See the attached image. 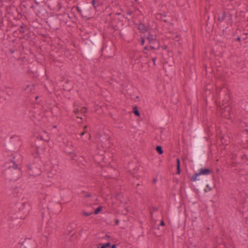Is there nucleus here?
<instances>
[{"instance_id":"obj_28","label":"nucleus","mask_w":248,"mask_h":248,"mask_svg":"<svg viewBox=\"0 0 248 248\" xmlns=\"http://www.w3.org/2000/svg\"><path fill=\"white\" fill-rule=\"evenodd\" d=\"M157 210V208H155L154 209V211H156Z\"/></svg>"},{"instance_id":"obj_25","label":"nucleus","mask_w":248,"mask_h":248,"mask_svg":"<svg viewBox=\"0 0 248 248\" xmlns=\"http://www.w3.org/2000/svg\"><path fill=\"white\" fill-rule=\"evenodd\" d=\"M148 50V46H146L144 47V50Z\"/></svg>"},{"instance_id":"obj_18","label":"nucleus","mask_w":248,"mask_h":248,"mask_svg":"<svg viewBox=\"0 0 248 248\" xmlns=\"http://www.w3.org/2000/svg\"><path fill=\"white\" fill-rule=\"evenodd\" d=\"M212 190V188L209 186L208 185H207L206 186V187L205 189V192H208V191H211Z\"/></svg>"},{"instance_id":"obj_32","label":"nucleus","mask_w":248,"mask_h":248,"mask_svg":"<svg viewBox=\"0 0 248 248\" xmlns=\"http://www.w3.org/2000/svg\"><path fill=\"white\" fill-rule=\"evenodd\" d=\"M106 237H107V238H109V236H108L107 235H106Z\"/></svg>"},{"instance_id":"obj_26","label":"nucleus","mask_w":248,"mask_h":248,"mask_svg":"<svg viewBox=\"0 0 248 248\" xmlns=\"http://www.w3.org/2000/svg\"><path fill=\"white\" fill-rule=\"evenodd\" d=\"M237 40L238 41H241V38L240 37H238L237 38Z\"/></svg>"},{"instance_id":"obj_3","label":"nucleus","mask_w":248,"mask_h":248,"mask_svg":"<svg viewBox=\"0 0 248 248\" xmlns=\"http://www.w3.org/2000/svg\"><path fill=\"white\" fill-rule=\"evenodd\" d=\"M30 170L31 171L30 174L33 176H37L41 173V170L35 164H32L29 166Z\"/></svg>"},{"instance_id":"obj_7","label":"nucleus","mask_w":248,"mask_h":248,"mask_svg":"<svg viewBox=\"0 0 248 248\" xmlns=\"http://www.w3.org/2000/svg\"><path fill=\"white\" fill-rule=\"evenodd\" d=\"M150 44V47L152 49H157L159 48V44L158 41L156 43H151Z\"/></svg>"},{"instance_id":"obj_27","label":"nucleus","mask_w":248,"mask_h":248,"mask_svg":"<svg viewBox=\"0 0 248 248\" xmlns=\"http://www.w3.org/2000/svg\"><path fill=\"white\" fill-rule=\"evenodd\" d=\"M153 181H154V183H155L156 181V179H154Z\"/></svg>"},{"instance_id":"obj_19","label":"nucleus","mask_w":248,"mask_h":248,"mask_svg":"<svg viewBox=\"0 0 248 248\" xmlns=\"http://www.w3.org/2000/svg\"><path fill=\"white\" fill-rule=\"evenodd\" d=\"M156 60V57H154L152 58V61L153 62V63H154V64L155 65V61Z\"/></svg>"},{"instance_id":"obj_23","label":"nucleus","mask_w":248,"mask_h":248,"mask_svg":"<svg viewBox=\"0 0 248 248\" xmlns=\"http://www.w3.org/2000/svg\"><path fill=\"white\" fill-rule=\"evenodd\" d=\"M144 39L143 38H142V40H141V45H144Z\"/></svg>"},{"instance_id":"obj_11","label":"nucleus","mask_w":248,"mask_h":248,"mask_svg":"<svg viewBox=\"0 0 248 248\" xmlns=\"http://www.w3.org/2000/svg\"><path fill=\"white\" fill-rule=\"evenodd\" d=\"M156 150L159 155H161L163 153V150L161 146H157L156 147Z\"/></svg>"},{"instance_id":"obj_31","label":"nucleus","mask_w":248,"mask_h":248,"mask_svg":"<svg viewBox=\"0 0 248 248\" xmlns=\"http://www.w3.org/2000/svg\"><path fill=\"white\" fill-rule=\"evenodd\" d=\"M86 196H87V197H90L91 196H90V195H87Z\"/></svg>"},{"instance_id":"obj_9","label":"nucleus","mask_w":248,"mask_h":248,"mask_svg":"<svg viewBox=\"0 0 248 248\" xmlns=\"http://www.w3.org/2000/svg\"><path fill=\"white\" fill-rule=\"evenodd\" d=\"M226 14L224 12H222L220 15L218 16L217 17L218 20H219L220 22H222L225 18Z\"/></svg>"},{"instance_id":"obj_24","label":"nucleus","mask_w":248,"mask_h":248,"mask_svg":"<svg viewBox=\"0 0 248 248\" xmlns=\"http://www.w3.org/2000/svg\"><path fill=\"white\" fill-rule=\"evenodd\" d=\"M77 10H78V11L79 13H80L81 12V10L78 7H77Z\"/></svg>"},{"instance_id":"obj_29","label":"nucleus","mask_w":248,"mask_h":248,"mask_svg":"<svg viewBox=\"0 0 248 248\" xmlns=\"http://www.w3.org/2000/svg\"><path fill=\"white\" fill-rule=\"evenodd\" d=\"M14 178H15V179H17V178H18V176H16V177H15Z\"/></svg>"},{"instance_id":"obj_4","label":"nucleus","mask_w":248,"mask_h":248,"mask_svg":"<svg viewBox=\"0 0 248 248\" xmlns=\"http://www.w3.org/2000/svg\"><path fill=\"white\" fill-rule=\"evenodd\" d=\"M79 112L81 113H85L87 112V108L85 107H84L81 108L80 110H79L78 108H75V109L74 110V112L76 115L77 118L82 119L81 117L79 116Z\"/></svg>"},{"instance_id":"obj_30","label":"nucleus","mask_w":248,"mask_h":248,"mask_svg":"<svg viewBox=\"0 0 248 248\" xmlns=\"http://www.w3.org/2000/svg\"><path fill=\"white\" fill-rule=\"evenodd\" d=\"M86 128H87V126H85L84 127V129H86Z\"/></svg>"},{"instance_id":"obj_16","label":"nucleus","mask_w":248,"mask_h":248,"mask_svg":"<svg viewBox=\"0 0 248 248\" xmlns=\"http://www.w3.org/2000/svg\"><path fill=\"white\" fill-rule=\"evenodd\" d=\"M110 247V243H107L103 245L100 248H107Z\"/></svg>"},{"instance_id":"obj_14","label":"nucleus","mask_w":248,"mask_h":248,"mask_svg":"<svg viewBox=\"0 0 248 248\" xmlns=\"http://www.w3.org/2000/svg\"><path fill=\"white\" fill-rule=\"evenodd\" d=\"M67 231L69 232V233H70L72 232L73 228L71 224L67 226L66 228Z\"/></svg>"},{"instance_id":"obj_13","label":"nucleus","mask_w":248,"mask_h":248,"mask_svg":"<svg viewBox=\"0 0 248 248\" xmlns=\"http://www.w3.org/2000/svg\"><path fill=\"white\" fill-rule=\"evenodd\" d=\"M92 214H93L92 212H85V211H83L82 212V214L85 217H88V216L91 215Z\"/></svg>"},{"instance_id":"obj_2","label":"nucleus","mask_w":248,"mask_h":248,"mask_svg":"<svg viewBox=\"0 0 248 248\" xmlns=\"http://www.w3.org/2000/svg\"><path fill=\"white\" fill-rule=\"evenodd\" d=\"M211 170L207 168H201L198 173H195L191 178V181H196L197 177L200 175H208L211 173Z\"/></svg>"},{"instance_id":"obj_1","label":"nucleus","mask_w":248,"mask_h":248,"mask_svg":"<svg viewBox=\"0 0 248 248\" xmlns=\"http://www.w3.org/2000/svg\"><path fill=\"white\" fill-rule=\"evenodd\" d=\"M15 157H13V160L11 162L6 164V166L7 170H5V173H10L12 171H14L13 174L16 173H20L21 172L20 169L18 168V164L16 163V161L15 160Z\"/></svg>"},{"instance_id":"obj_6","label":"nucleus","mask_w":248,"mask_h":248,"mask_svg":"<svg viewBox=\"0 0 248 248\" xmlns=\"http://www.w3.org/2000/svg\"><path fill=\"white\" fill-rule=\"evenodd\" d=\"M138 28L140 30L143 32H145L148 30V28L146 26H145L144 24L140 23L139 25Z\"/></svg>"},{"instance_id":"obj_15","label":"nucleus","mask_w":248,"mask_h":248,"mask_svg":"<svg viewBox=\"0 0 248 248\" xmlns=\"http://www.w3.org/2000/svg\"><path fill=\"white\" fill-rule=\"evenodd\" d=\"M24 25H22V26H21L20 27V28H19L18 29V31L20 32V33H24L25 32V30H24Z\"/></svg>"},{"instance_id":"obj_5","label":"nucleus","mask_w":248,"mask_h":248,"mask_svg":"<svg viewBox=\"0 0 248 248\" xmlns=\"http://www.w3.org/2000/svg\"><path fill=\"white\" fill-rule=\"evenodd\" d=\"M147 39L148 40L149 43H156L157 44V40H156V36L152 34H149Z\"/></svg>"},{"instance_id":"obj_21","label":"nucleus","mask_w":248,"mask_h":248,"mask_svg":"<svg viewBox=\"0 0 248 248\" xmlns=\"http://www.w3.org/2000/svg\"><path fill=\"white\" fill-rule=\"evenodd\" d=\"M86 131L84 130L83 132L80 133V136H82L85 133H86Z\"/></svg>"},{"instance_id":"obj_17","label":"nucleus","mask_w":248,"mask_h":248,"mask_svg":"<svg viewBox=\"0 0 248 248\" xmlns=\"http://www.w3.org/2000/svg\"><path fill=\"white\" fill-rule=\"evenodd\" d=\"M134 113L137 116H139L140 115V113L139 111L137 109V108L136 107L134 108Z\"/></svg>"},{"instance_id":"obj_22","label":"nucleus","mask_w":248,"mask_h":248,"mask_svg":"<svg viewBox=\"0 0 248 248\" xmlns=\"http://www.w3.org/2000/svg\"><path fill=\"white\" fill-rule=\"evenodd\" d=\"M111 248H116V245H115V244L112 245L111 246Z\"/></svg>"},{"instance_id":"obj_10","label":"nucleus","mask_w":248,"mask_h":248,"mask_svg":"<svg viewBox=\"0 0 248 248\" xmlns=\"http://www.w3.org/2000/svg\"><path fill=\"white\" fill-rule=\"evenodd\" d=\"M92 4L94 8H96L99 6V1L97 0H92Z\"/></svg>"},{"instance_id":"obj_33","label":"nucleus","mask_w":248,"mask_h":248,"mask_svg":"<svg viewBox=\"0 0 248 248\" xmlns=\"http://www.w3.org/2000/svg\"><path fill=\"white\" fill-rule=\"evenodd\" d=\"M128 14L129 15H130L131 14V13L130 12L128 13Z\"/></svg>"},{"instance_id":"obj_8","label":"nucleus","mask_w":248,"mask_h":248,"mask_svg":"<svg viewBox=\"0 0 248 248\" xmlns=\"http://www.w3.org/2000/svg\"><path fill=\"white\" fill-rule=\"evenodd\" d=\"M176 167H177V173L179 174L181 172V169H180V161L178 158H177L176 159Z\"/></svg>"},{"instance_id":"obj_20","label":"nucleus","mask_w":248,"mask_h":248,"mask_svg":"<svg viewBox=\"0 0 248 248\" xmlns=\"http://www.w3.org/2000/svg\"><path fill=\"white\" fill-rule=\"evenodd\" d=\"M160 225L162 226H164L165 225V223L163 220L161 221Z\"/></svg>"},{"instance_id":"obj_12","label":"nucleus","mask_w":248,"mask_h":248,"mask_svg":"<svg viewBox=\"0 0 248 248\" xmlns=\"http://www.w3.org/2000/svg\"><path fill=\"white\" fill-rule=\"evenodd\" d=\"M102 207L101 206H98L94 211V212L93 213L94 214H95V215L98 214L100 212V211L102 210Z\"/></svg>"}]
</instances>
